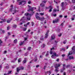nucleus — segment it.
Returning <instances> with one entry per match:
<instances>
[{
  "mask_svg": "<svg viewBox=\"0 0 75 75\" xmlns=\"http://www.w3.org/2000/svg\"><path fill=\"white\" fill-rule=\"evenodd\" d=\"M54 49V47H53L51 49V51H50V54H51V55H52V54H53V55H52L51 57L52 58L55 59V57H58V55H57V53H56V52H52V50Z\"/></svg>",
  "mask_w": 75,
  "mask_h": 75,
  "instance_id": "1",
  "label": "nucleus"
},
{
  "mask_svg": "<svg viewBox=\"0 0 75 75\" xmlns=\"http://www.w3.org/2000/svg\"><path fill=\"white\" fill-rule=\"evenodd\" d=\"M72 52L71 51L69 52V53L68 54V56L69 55H71L72 54H75V46H73L72 48Z\"/></svg>",
  "mask_w": 75,
  "mask_h": 75,
  "instance_id": "2",
  "label": "nucleus"
},
{
  "mask_svg": "<svg viewBox=\"0 0 75 75\" xmlns=\"http://www.w3.org/2000/svg\"><path fill=\"white\" fill-rule=\"evenodd\" d=\"M24 69V67H18L17 69V72H19V71H20V70H23Z\"/></svg>",
  "mask_w": 75,
  "mask_h": 75,
  "instance_id": "3",
  "label": "nucleus"
},
{
  "mask_svg": "<svg viewBox=\"0 0 75 75\" xmlns=\"http://www.w3.org/2000/svg\"><path fill=\"white\" fill-rule=\"evenodd\" d=\"M25 18V17H23L22 18L21 20H20L21 23H20V25H22L23 23H25V21H23L24 20V18ZM22 21V22L21 23Z\"/></svg>",
  "mask_w": 75,
  "mask_h": 75,
  "instance_id": "4",
  "label": "nucleus"
},
{
  "mask_svg": "<svg viewBox=\"0 0 75 75\" xmlns=\"http://www.w3.org/2000/svg\"><path fill=\"white\" fill-rule=\"evenodd\" d=\"M46 3V1H42V3L40 4L41 7H44L45 4Z\"/></svg>",
  "mask_w": 75,
  "mask_h": 75,
  "instance_id": "5",
  "label": "nucleus"
},
{
  "mask_svg": "<svg viewBox=\"0 0 75 75\" xmlns=\"http://www.w3.org/2000/svg\"><path fill=\"white\" fill-rule=\"evenodd\" d=\"M34 7H31V8L28 10V11H32V13L34 14V12L33 11V10H34Z\"/></svg>",
  "mask_w": 75,
  "mask_h": 75,
  "instance_id": "6",
  "label": "nucleus"
},
{
  "mask_svg": "<svg viewBox=\"0 0 75 75\" xmlns=\"http://www.w3.org/2000/svg\"><path fill=\"white\" fill-rule=\"evenodd\" d=\"M49 32L50 30H48L47 31V32L46 33V34H45V38H47L48 37V34L49 33Z\"/></svg>",
  "mask_w": 75,
  "mask_h": 75,
  "instance_id": "7",
  "label": "nucleus"
},
{
  "mask_svg": "<svg viewBox=\"0 0 75 75\" xmlns=\"http://www.w3.org/2000/svg\"><path fill=\"white\" fill-rule=\"evenodd\" d=\"M38 13H37L35 15V17H36L37 19V20H40V19L41 18H40V16H38Z\"/></svg>",
  "mask_w": 75,
  "mask_h": 75,
  "instance_id": "8",
  "label": "nucleus"
},
{
  "mask_svg": "<svg viewBox=\"0 0 75 75\" xmlns=\"http://www.w3.org/2000/svg\"><path fill=\"white\" fill-rule=\"evenodd\" d=\"M65 64H63V67H63V69H61V71H60L61 72H63L64 71V70H65V68L64 67H65Z\"/></svg>",
  "mask_w": 75,
  "mask_h": 75,
  "instance_id": "9",
  "label": "nucleus"
},
{
  "mask_svg": "<svg viewBox=\"0 0 75 75\" xmlns=\"http://www.w3.org/2000/svg\"><path fill=\"white\" fill-rule=\"evenodd\" d=\"M52 40H54L55 38V35L53 34L51 36Z\"/></svg>",
  "mask_w": 75,
  "mask_h": 75,
  "instance_id": "10",
  "label": "nucleus"
},
{
  "mask_svg": "<svg viewBox=\"0 0 75 75\" xmlns=\"http://www.w3.org/2000/svg\"><path fill=\"white\" fill-rule=\"evenodd\" d=\"M25 41H24L23 42H22V41H20L19 42V45H22L23 44H24Z\"/></svg>",
  "mask_w": 75,
  "mask_h": 75,
  "instance_id": "11",
  "label": "nucleus"
},
{
  "mask_svg": "<svg viewBox=\"0 0 75 75\" xmlns=\"http://www.w3.org/2000/svg\"><path fill=\"white\" fill-rule=\"evenodd\" d=\"M59 19L57 18L56 19L55 21H53V23H57V22H58V20Z\"/></svg>",
  "mask_w": 75,
  "mask_h": 75,
  "instance_id": "12",
  "label": "nucleus"
},
{
  "mask_svg": "<svg viewBox=\"0 0 75 75\" xmlns=\"http://www.w3.org/2000/svg\"><path fill=\"white\" fill-rule=\"evenodd\" d=\"M60 67V64H56L55 66V67L56 68H57L58 67Z\"/></svg>",
  "mask_w": 75,
  "mask_h": 75,
  "instance_id": "13",
  "label": "nucleus"
},
{
  "mask_svg": "<svg viewBox=\"0 0 75 75\" xmlns=\"http://www.w3.org/2000/svg\"><path fill=\"white\" fill-rule=\"evenodd\" d=\"M11 20H12V18H9L8 19L7 21V23H10V21H11Z\"/></svg>",
  "mask_w": 75,
  "mask_h": 75,
  "instance_id": "14",
  "label": "nucleus"
},
{
  "mask_svg": "<svg viewBox=\"0 0 75 75\" xmlns=\"http://www.w3.org/2000/svg\"><path fill=\"white\" fill-rule=\"evenodd\" d=\"M45 18H44V17H42V18H41L40 19V21H44V20H45Z\"/></svg>",
  "mask_w": 75,
  "mask_h": 75,
  "instance_id": "15",
  "label": "nucleus"
},
{
  "mask_svg": "<svg viewBox=\"0 0 75 75\" xmlns=\"http://www.w3.org/2000/svg\"><path fill=\"white\" fill-rule=\"evenodd\" d=\"M26 1H22L21 2H19V5H21L22 3H25Z\"/></svg>",
  "mask_w": 75,
  "mask_h": 75,
  "instance_id": "16",
  "label": "nucleus"
},
{
  "mask_svg": "<svg viewBox=\"0 0 75 75\" xmlns=\"http://www.w3.org/2000/svg\"><path fill=\"white\" fill-rule=\"evenodd\" d=\"M33 60H34L35 62H36V61H37V56L35 57V58Z\"/></svg>",
  "mask_w": 75,
  "mask_h": 75,
  "instance_id": "17",
  "label": "nucleus"
},
{
  "mask_svg": "<svg viewBox=\"0 0 75 75\" xmlns=\"http://www.w3.org/2000/svg\"><path fill=\"white\" fill-rule=\"evenodd\" d=\"M17 42V39H15L13 41V43L14 44H16Z\"/></svg>",
  "mask_w": 75,
  "mask_h": 75,
  "instance_id": "18",
  "label": "nucleus"
},
{
  "mask_svg": "<svg viewBox=\"0 0 75 75\" xmlns=\"http://www.w3.org/2000/svg\"><path fill=\"white\" fill-rule=\"evenodd\" d=\"M69 59H74V57L72 56H70L69 57Z\"/></svg>",
  "mask_w": 75,
  "mask_h": 75,
  "instance_id": "19",
  "label": "nucleus"
},
{
  "mask_svg": "<svg viewBox=\"0 0 75 75\" xmlns=\"http://www.w3.org/2000/svg\"><path fill=\"white\" fill-rule=\"evenodd\" d=\"M2 43H3V42L1 41V40H0V46H1V47L2 46V44H1Z\"/></svg>",
  "mask_w": 75,
  "mask_h": 75,
  "instance_id": "20",
  "label": "nucleus"
},
{
  "mask_svg": "<svg viewBox=\"0 0 75 75\" xmlns=\"http://www.w3.org/2000/svg\"><path fill=\"white\" fill-rule=\"evenodd\" d=\"M25 60H24L23 61V63H24H24H25V62H27V60H26V59H27V58H25Z\"/></svg>",
  "mask_w": 75,
  "mask_h": 75,
  "instance_id": "21",
  "label": "nucleus"
},
{
  "mask_svg": "<svg viewBox=\"0 0 75 75\" xmlns=\"http://www.w3.org/2000/svg\"><path fill=\"white\" fill-rule=\"evenodd\" d=\"M46 74H48L49 75H50L51 74V72L50 71H49L47 72Z\"/></svg>",
  "mask_w": 75,
  "mask_h": 75,
  "instance_id": "22",
  "label": "nucleus"
},
{
  "mask_svg": "<svg viewBox=\"0 0 75 75\" xmlns=\"http://www.w3.org/2000/svg\"><path fill=\"white\" fill-rule=\"evenodd\" d=\"M57 11V10L56 9V8H54L53 10V11L54 12H56ZM57 11H59V10H58Z\"/></svg>",
  "mask_w": 75,
  "mask_h": 75,
  "instance_id": "23",
  "label": "nucleus"
},
{
  "mask_svg": "<svg viewBox=\"0 0 75 75\" xmlns=\"http://www.w3.org/2000/svg\"><path fill=\"white\" fill-rule=\"evenodd\" d=\"M56 69H55V71L56 72H57L59 71V70H58V68H56Z\"/></svg>",
  "mask_w": 75,
  "mask_h": 75,
  "instance_id": "24",
  "label": "nucleus"
},
{
  "mask_svg": "<svg viewBox=\"0 0 75 75\" xmlns=\"http://www.w3.org/2000/svg\"><path fill=\"white\" fill-rule=\"evenodd\" d=\"M1 20H3V21L4 22H6V19H2L1 18Z\"/></svg>",
  "mask_w": 75,
  "mask_h": 75,
  "instance_id": "25",
  "label": "nucleus"
},
{
  "mask_svg": "<svg viewBox=\"0 0 75 75\" xmlns=\"http://www.w3.org/2000/svg\"><path fill=\"white\" fill-rule=\"evenodd\" d=\"M29 15V13H26L25 14V15L26 16H28Z\"/></svg>",
  "mask_w": 75,
  "mask_h": 75,
  "instance_id": "26",
  "label": "nucleus"
},
{
  "mask_svg": "<svg viewBox=\"0 0 75 75\" xmlns=\"http://www.w3.org/2000/svg\"><path fill=\"white\" fill-rule=\"evenodd\" d=\"M23 31H26V30H27V28H23Z\"/></svg>",
  "mask_w": 75,
  "mask_h": 75,
  "instance_id": "27",
  "label": "nucleus"
},
{
  "mask_svg": "<svg viewBox=\"0 0 75 75\" xmlns=\"http://www.w3.org/2000/svg\"><path fill=\"white\" fill-rule=\"evenodd\" d=\"M29 24H30V22H28V23H27V24H26V25H24V26H25H25H27V25H29Z\"/></svg>",
  "mask_w": 75,
  "mask_h": 75,
  "instance_id": "28",
  "label": "nucleus"
},
{
  "mask_svg": "<svg viewBox=\"0 0 75 75\" xmlns=\"http://www.w3.org/2000/svg\"><path fill=\"white\" fill-rule=\"evenodd\" d=\"M57 32H59L60 31V29H59V28H57Z\"/></svg>",
  "mask_w": 75,
  "mask_h": 75,
  "instance_id": "29",
  "label": "nucleus"
},
{
  "mask_svg": "<svg viewBox=\"0 0 75 75\" xmlns=\"http://www.w3.org/2000/svg\"><path fill=\"white\" fill-rule=\"evenodd\" d=\"M6 69H8V68H9V65H8V64H7V66H6Z\"/></svg>",
  "mask_w": 75,
  "mask_h": 75,
  "instance_id": "30",
  "label": "nucleus"
},
{
  "mask_svg": "<svg viewBox=\"0 0 75 75\" xmlns=\"http://www.w3.org/2000/svg\"><path fill=\"white\" fill-rule=\"evenodd\" d=\"M13 27L14 28H16V27H17V25H14Z\"/></svg>",
  "mask_w": 75,
  "mask_h": 75,
  "instance_id": "31",
  "label": "nucleus"
},
{
  "mask_svg": "<svg viewBox=\"0 0 75 75\" xmlns=\"http://www.w3.org/2000/svg\"><path fill=\"white\" fill-rule=\"evenodd\" d=\"M64 2H62V3L61 4V7H64Z\"/></svg>",
  "mask_w": 75,
  "mask_h": 75,
  "instance_id": "32",
  "label": "nucleus"
},
{
  "mask_svg": "<svg viewBox=\"0 0 75 75\" xmlns=\"http://www.w3.org/2000/svg\"><path fill=\"white\" fill-rule=\"evenodd\" d=\"M67 40H64V42H63V43H64V44H66V43H67Z\"/></svg>",
  "mask_w": 75,
  "mask_h": 75,
  "instance_id": "33",
  "label": "nucleus"
},
{
  "mask_svg": "<svg viewBox=\"0 0 75 75\" xmlns=\"http://www.w3.org/2000/svg\"><path fill=\"white\" fill-rule=\"evenodd\" d=\"M11 72H12V71H9L8 72L7 74H11Z\"/></svg>",
  "mask_w": 75,
  "mask_h": 75,
  "instance_id": "34",
  "label": "nucleus"
},
{
  "mask_svg": "<svg viewBox=\"0 0 75 75\" xmlns=\"http://www.w3.org/2000/svg\"><path fill=\"white\" fill-rule=\"evenodd\" d=\"M48 55H49L48 52H47V54L46 55V57H47V56H48Z\"/></svg>",
  "mask_w": 75,
  "mask_h": 75,
  "instance_id": "35",
  "label": "nucleus"
},
{
  "mask_svg": "<svg viewBox=\"0 0 75 75\" xmlns=\"http://www.w3.org/2000/svg\"><path fill=\"white\" fill-rule=\"evenodd\" d=\"M21 59H18V62H21Z\"/></svg>",
  "mask_w": 75,
  "mask_h": 75,
  "instance_id": "36",
  "label": "nucleus"
},
{
  "mask_svg": "<svg viewBox=\"0 0 75 75\" xmlns=\"http://www.w3.org/2000/svg\"><path fill=\"white\" fill-rule=\"evenodd\" d=\"M69 67H70V65H67L66 66V68H69Z\"/></svg>",
  "mask_w": 75,
  "mask_h": 75,
  "instance_id": "37",
  "label": "nucleus"
},
{
  "mask_svg": "<svg viewBox=\"0 0 75 75\" xmlns=\"http://www.w3.org/2000/svg\"><path fill=\"white\" fill-rule=\"evenodd\" d=\"M18 11L15 10V11H14V13H17V12L18 13Z\"/></svg>",
  "mask_w": 75,
  "mask_h": 75,
  "instance_id": "38",
  "label": "nucleus"
},
{
  "mask_svg": "<svg viewBox=\"0 0 75 75\" xmlns=\"http://www.w3.org/2000/svg\"><path fill=\"white\" fill-rule=\"evenodd\" d=\"M49 8L50 9H52V6H49Z\"/></svg>",
  "mask_w": 75,
  "mask_h": 75,
  "instance_id": "39",
  "label": "nucleus"
},
{
  "mask_svg": "<svg viewBox=\"0 0 75 75\" xmlns=\"http://www.w3.org/2000/svg\"><path fill=\"white\" fill-rule=\"evenodd\" d=\"M31 50V47H29L28 49V51H30Z\"/></svg>",
  "mask_w": 75,
  "mask_h": 75,
  "instance_id": "40",
  "label": "nucleus"
},
{
  "mask_svg": "<svg viewBox=\"0 0 75 75\" xmlns=\"http://www.w3.org/2000/svg\"><path fill=\"white\" fill-rule=\"evenodd\" d=\"M27 19L28 20H30V17H28L27 18Z\"/></svg>",
  "mask_w": 75,
  "mask_h": 75,
  "instance_id": "41",
  "label": "nucleus"
},
{
  "mask_svg": "<svg viewBox=\"0 0 75 75\" xmlns=\"http://www.w3.org/2000/svg\"><path fill=\"white\" fill-rule=\"evenodd\" d=\"M10 29V26H8L7 27V30H8Z\"/></svg>",
  "mask_w": 75,
  "mask_h": 75,
  "instance_id": "42",
  "label": "nucleus"
},
{
  "mask_svg": "<svg viewBox=\"0 0 75 75\" xmlns=\"http://www.w3.org/2000/svg\"><path fill=\"white\" fill-rule=\"evenodd\" d=\"M40 14L41 15V16H44V13H40Z\"/></svg>",
  "mask_w": 75,
  "mask_h": 75,
  "instance_id": "43",
  "label": "nucleus"
},
{
  "mask_svg": "<svg viewBox=\"0 0 75 75\" xmlns=\"http://www.w3.org/2000/svg\"><path fill=\"white\" fill-rule=\"evenodd\" d=\"M11 62H13V63H14V62H15V61L13 60H11Z\"/></svg>",
  "mask_w": 75,
  "mask_h": 75,
  "instance_id": "44",
  "label": "nucleus"
},
{
  "mask_svg": "<svg viewBox=\"0 0 75 75\" xmlns=\"http://www.w3.org/2000/svg\"><path fill=\"white\" fill-rule=\"evenodd\" d=\"M61 51H65V49L64 48L61 49Z\"/></svg>",
  "mask_w": 75,
  "mask_h": 75,
  "instance_id": "45",
  "label": "nucleus"
},
{
  "mask_svg": "<svg viewBox=\"0 0 75 75\" xmlns=\"http://www.w3.org/2000/svg\"><path fill=\"white\" fill-rule=\"evenodd\" d=\"M32 26H34V23L33 22H32Z\"/></svg>",
  "mask_w": 75,
  "mask_h": 75,
  "instance_id": "46",
  "label": "nucleus"
},
{
  "mask_svg": "<svg viewBox=\"0 0 75 75\" xmlns=\"http://www.w3.org/2000/svg\"><path fill=\"white\" fill-rule=\"evenodd\" d=\"M42 48H44L45 47V45H44V44L42 45Z\"/></svg>",
  "mask_w": 75,
  "mask_h": 75,
  "instance_id": "47",
  "label": "nucleus"
},
{
  "mask_svg": "<svg viewBox=\"0 0 75 75\" xmlns=\"http://www.w3.org/2000/svg\"><path fill=\"white\" fill-rule=\"evenodd\" d=\"M62 35V34H60L58 35V36L59 37H61V36Z\"/></svg>",
  "mask_w": 75,
  "mask_h": 75,
  "instance_id": "48",
  "label": "nucleus"
},
{
  "mask_svg": "<svg viewBox=\"0 0 75 75\" xmlns=\"http://www.w3.org/2000/svg\"><path fill=\"white\" fill-rule=\"evenodd\" d=\"M40 67V65H37L36 66V68H38V67Z\"/></svg>",
  "mask_w": 75,
  "mask_h": 75,
  "instance_id": "49",
  "label": "nucleus"
},
{
  "mask_svg": "<svg viewBox=\"0 0 75 75\" xmlns=\"http://www.w3.org/2000/svg\"><path fill=\"white\" fill-rule=\"evenodd\" d=\"M15 67H16V66L15 65L12 66V68H15Z\"/></svg>",
  "mask_w": 75,
  "mask_h": 75,
  "instance_id": "50",
  "label": "nucleus"
},
{
  "mask_svg": "<svg viewBox=\"0 0 75 75\" xmlns=\"http://www.w3.org/2000/svg\"><path fill=\"white\" fill-rule=\"evenodd\" d=\"M49 12H51V11H52V9H50L49 10Z\"/></svg>",
  "mask_w": 75,
  "mask_h": 75,
  "instance_id": "51",
  "label": "nucleus"
},
{
  "mask_svg": "<svg viewBox=\"0 0 75 75\" xmlns=\"http://www.w3.org/2000/svg\"><path fill=\"white\" fill-rule=\"evenodd\" d=\"M1 32H2V33H4V32H5V31H4V30H2V31H1Z\"/></svg>",
  "mask_w": 75,
  "mask_h": 75,
  "instance_id": "52",
  "label": "nucleus"
},
{
  "mask_svg": "<svg viewBox=\"0 0 75 75\" xmlns=\"http://www.w3.org/2000/svg\"><path fill=\"white\" fill-rule=\"evenodd\" d=\"M58 42L57 41L55 40V42L57 44Z\"/></svg>",
  "mask_w": 75,
  "mask_h": 75,
  "instance_id": "53",
  "label": "nucleus"
},
{
  "mask_svg": "<svg viewBox=\"0 0 75 75\" xmlns=\"http://www.w3.org/2000/svg\"><path fill=\"white\" fill-rule=\"evenodd\" d=\"M73 3H75V0H72Z\"/></svg>",
  "mask_w": 75,
  "mask_h": 75,
  "instance_id": "54",
  "label": "nucleus"
},
{
  "mask_svg": "<svg viewBox=\"0 0 75 75\" xmlns=\"http://www.w3.org/2000/svg\"><path fill=\"white\" fill-rule=\"evenodd\" d=\"M53 16H54V17H56V16H57V14H55L54 15H53Z\"/></svg>",
  "mask_w": 75,
  "mask_h": 75,
  "instance_id": "55",
  "label": "nucleus"
},
{
  "mask_svg": "<svg viewBox=\"0 0 75 75\" xmlns=\"http://www.w3.org/2000/svg\"><path fill=\"white\" fill-rule=\"evenodd\" d=\"M7 53V51H4V54H6Z\"/></svg>",
  "mask_w": 75,
  "mask_h": 75,
  "instance_id": "56",
  "label": "nucleus"
},
{
  "mask_svg": "<svg viewBox=\"0 0 75 75\" xmlns=\"http://www.w3.org/2000/svg\"><path fill=\"white\" fill-rule=\"evenodd\" d=\"M63 75H66V73L65 72H64L63 73Z\"/></svg>",
  "mask_w": 75,
  "mask_h": 75,
  "instance_id": "57",
  "label": "nucleus"
},
{
  "mask_svg": "<svg viewBox=\"0 0 75 75\" xmlns=\"http://www.w3.org/2000/svg\"><path fill=\"white\" fill-rule=\"evenodd\" d=\"M64 25V23H61V25Z\"/></svg>",
  "mask_w": 75,
  "mask_h": 75,
  "instance_id": "58",
  "label": "nucleus"
},
{
  "mask_svg": "<svg viewBox=\"0 0 75 75\" xmlns=\"http://www.w3.org/2000/svg\"><path fill=\"white\" fill-rule=\"evenodd\" d=\"M64 10V8L63 7H62V10Z\"/></svg>",
  "mask_w": 75,
  "mask_h": 75,
  "instance_id": "59",
  "label": "nucleus"
},
{
  "mask_svg": "<svg viewBox=\"0 0 75 75\" xmlns=\"http://www.w3.org/2000/svg\"><path fill=\"white\" fill-rule=\"evenodd\" d=\"M59 17L60 18H61V17H62V15H60L59 16Z\"/></svg>",
  "mask_w": 75,
  "mask_h": 75,
  "instance_id": "60",
  "label": "nucleus"
},
{
  "mask_svg": "<svg viewBox=\"0 0 75 75\" xmlns=\"http://www.w3.org/2000/svg\"><path fill=\"white\" fill-rule=\"evenodd\" d=\"M27 38H24L25 40H27Z\"/></svg>",
  "mask_w": 75,
  "mask_h": 75,
  "instance_id": "61",
  "label": "nucleus"
},
{
  "mask_svg": "<svg viewBox=\"0 0 75 75\" xmlns=\"http://www.w3.org/2000/svg\"><path fill=\"white\" fill-rule=\"evenodd\" d=\"M73 17H74V18H75V15H73Z\"/></svg>",
  "mask_w": 75,
  "mask_h": 75,
  "instance_id": "62",
  "label": "nucleus"
},
{
  "mask_svg": "<svg viewBox=\"0 0 75 75\" xmlns=\"http://www.w3.org/2000/svg\"><path fill=\"white\" fill-rule=\"evenodd\" d=\"M12 9H13V8H12L10 9V11H11H11L12 10Z\"/></svg>",
  "mask_w": 75,
  "mask_h": 75,
  "instance_id": "63",
  "label": "nucleus"
},
{
  "mask_svg": "<svg viewBox=\"0 0 75 75\" xmlns=\"http://www.w3.org/2000/svg\"><path fill=\"white\" fill-rule=\"evenodd\" d=\"M74 18H71L72 20H73V21L74 20Z\"/></svg>",
  "mask_w": 75,
  "mask_h": 75,
  "instance_id": "64",
  "label": "nucleus"
}]
</instances>
